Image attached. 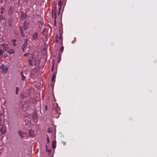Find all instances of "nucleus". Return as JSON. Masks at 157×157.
I'll use <instances>...</instances> for the list:
<instances>
[{"instance_id": "19", "label": "nucleus", "mask_w": 157, "mask_h": 157, "mask_svg": "<svg viewBox=\"0 0 157 157\" xmlns=\"http://www.w3.org/2000/svg\"><path fill=\"white\" fill-rule=\"evenodd\" d=\"M29 63L30 65H33L32 61H31V60H30V59H29Z\"/></svg>"}, {"instance_id": "10", "label": "nucleus", "mask_w": 157, "mask_h": 157, "mask_svg": "<svg viewBox=\"0 0 157 157\" xmlns=\"http://www.w3.org/2000/svg\"><path fill=\"white\" fill-rule=\"evenodd\" d=\"M52 10H53V11L54 12L55 15V17H56V6H54L53 7Z\"/></svg>"}, {"instance_id": "21", "label": "nucleus", "mask_w": 157, "mask_h": 157, "mask_svg": "<svg viewBox=\"0 0 157 157\" xmlns=\"http://www.w3.org/2000/svg\"><path fill=\"white\" fill-rule=\"evenodd\" d=\"M64 48L63 46H62L60 48V50L62 52Z\"/></svg>"}, {"instance_id": "24", "label": "nucleus", "mask_w": 157, "mask_h": 157, "mask_svg": "<svg viewBox=\"0 0 157 157\" xmlns=\"http://www.w3.org/2000/svg\"><path fill=\"white\" fill-rule=\"evenodd\" d=\"M48 132H50V133L51 132V131H50V128H48Z\"/></svg>"}, {"instance_id": "28", "label": "nucleus", "mask_w": 157, "mask_h": 157, "mask_svg": "<svg viewBox=\"0 0 157 157\" xmlns=\"http://www.w3.org/2000/svg\"><path fill=\"white\" fill-rule=\"evenodd\" d=\"M13 45L14 46H16V44L15 43H13Z\"/></svg>"}, {"instance_id": "25", "label": "nucleus", "mask_w": 157, "mask_h": 157, "mask_svg": "<svg viewBox=\"0 0 157 157\" xmlns=\"http://www.w3.org/2000/svg\"><path fill=\"white\" fill-rule=\"evenodd\" d=\"M12 41L13 43H15L16 41V39H13Z\"/></svg>"}, {"instance_id": "23", "label": "nucleus", "mask_w": 157, "mask_h": 157, "mask_svg": "<svg viewBox=\"0 0 157 157\" xmlns=\"http://www.w3.org/2000/svg\"><path fill=\"white\" fill-rule=\"evenodd\" d=\"M59 39L60 40L62 41L63 40L62 39V37L60 35L59 36Z\"/></svg>"}, {"instance_id": "1", "label": "nucleus", "mask_w": 157, "mask_h": 157, "mask_svg": "<svg viewBox=\"0 0 157 157\" xmlns=\"http://www.w3.org/2000/svg\"><path fill=\"white\" fill-rule=\"evenodd\" d=\"M28 28L27 25L25 24L24 25L23 27H21L20 28V30L21 32V34L22 36H24L25 35V32L24 31L26 30Z\"/></svg>"}, {"instance_id": "15", "label": "nucleus", "mask_w": 157, "mask_h": 157, "mask_svg": "<svg viewBox=\"0 0 157 157\" xmlns=\"http://www.w3.org/2000/svg\"><path fill=\"white\" fill-rule=\"evenodd\" d=\"M56 78V76L55 74H54L52 76V82H55V79Z\"/></svg>"}, {"instance_id": "4", "label": "nucleus", "mask_w": 157, "mask_h": 157, "mask_svg": "<svg viewBox=\"0 0 157 157\" xmlns=\"http://www.w3.org/2000/svg\"><path fill=\"white\" fill-rule=\"evenodd\" d=\"M33 119L34 122H36L38 119L37 113L36 112L34 113L33 115Z\"/></svg>"}, {"instance_id": "27", "label": "nucleus", "mask_w": 157, "mask_h": 157, "mask_svg": "<svg viewBox=\"0 0 157 157\" xmlns=\"http://www.w3.org/2000/svg\"><path fill=\"white\" fill-rule=\"evenodd\" d=\"M56 4H57V3L56 2H54V6H56Z\"/></svg>"}, {"instance_id": "2", "label": "nucleus", "mask_w": 157, "mask_h": 157, "mask_svg": "<svg viewBox=\"0 0 157 157\" xmlns=\"http://www.w3.org/2000/svg\"><path fill=\"white\" fill-rule=\"evenodd\" d=\"M0 69L2 70V72L4 74L6 73L7 72V67L4 64H2L0 66Z\"/></svg>"}, {"instance_id": "34", "label": "nucleus", "mask_w": 157, "mask_h": 157, "mask_svg": "<svg viewBox=\"0 0 157 157\" xmlns=\"http://www.w3.org/2000/svg\"><path fill=\"white\" fill-rule=\"evenodd\" d=\"M6 102V101L5 100V101L4 102V103H5Z\"/></svg>"}, {"instance_id": "31", "label": "nucleus", "mask_w": 157, "mask_h": 157, "mask_svg": "<svg viewBox=\"0 0 157 157\" xmlns=\"http://www.w3.org/2000/svg\"><path fill=\"white\" fill-rule=\"evenodd\" d=\"M3 13V12L2 11H1V14H2Z\"/></svg>"}, {"instance_id": "32", "label": "nucleus", "mask_w": 157, "mask_h": 157, "mask_svg": "<svg viewBox=\"0 0 157 157\" xmlns=\"http://www.w3.org/2000/svg\"><path fill=\"white\" fill-rule=\"evenodd\" d=\"M56 43H57L58 42V39H56Z\"/></svg>"}, {"instance_id": "3", "label": "nucleus", "mask_w": 157, "mask_h": 157, "mask_svg": "<svg viewBox=\"0 0 157 157\" xmlns=\"http://www.w3.org/2000/svg\"><path fill=\"white\" fill-rule=\"evenodd\" d=\"M29 136L31 137H33L35 136V132L33 130H29Z\"/></svg>"}, {"instance_id": "30", "label": "nucleus", "mask_w": 157, "mask_h": 157, "mask_svg": "<svg viewBox=\"0 0 157 157\" xmlns=\"http://www.w3.org/2000/svg\"><path fill=\"white\" fill-rule=\"evenodd\" d=\"M1 3H3V0H1Z\"/></svg>"}, {"instance_id": "14", "label": "nucleus", "mask_w": 157, "mask_h": 157, "mask_svg": "<svg viewBox=\"0 0 157 157\" xmlns=\"http://www.w3.org/2000/svg\"><path fill=\"white\" fill-rule=\"evenodd\" d=\"M25 122L27 125L29 126L30 125V122L29 120H25Z\"/></svg>"}, {"instance_id": "26", "label": "nucleus", "mask_w": 157, "mask_h": 157, "mask_svg": "<svg viewBox=\"0 0 157 157\" xmlns=\"http://www.w3.org/2000/svg\"><path fill=\"white\" fill-rule=\"evenodd\" d=\"M29 53H29H26V54H24V56H27V54H28Z\"/></svg>"}, {"instance_id": "11", "label": "nucleus", "mask_w": 157, "mask_h": 157, "mask_svg": "<svg viewBox=\"0 0 157 157\" xmlns=\"http://www.w3.org/2000/svg\"><path fill=\"white\" fill-rule=\"evenodd\" d=\"M20 75L21 77V79L22 80H24L25 78V77L23 75V73L22 72H21L20 73Z\"/></svg>"}, {"instance_id": "5", "label": "nucleus", "mask_w": 157, "mask_h": 157, "mask_svg": "<svg viewBox=\"0 0 157 157\" xmlns=\"http://www.w3.org/2000/svg\"><path fill=\"white\" fill-rule=\"evenodd\" d=\"M63 2L61 1V0H60L58 2V6L59 7V11H58V14H59L60 11V10L61 9V5L63 4Z\"/></svg>"}, {"instance_id": "20", "label": "nucleus", "mask_w": 157, "mask_h": 157, "mask_svg": "<svg viewBox=\"0 0 157 157\" xmlns=\"http://www.w3.org/2000/svg\"><path fill=\"white\" fill-rule=\"evenodd\" d=\"M47 142L48 143H49L50 142V140L48 137H47Z\"/></svg>"}, {"instance_id": "6", "label": "nucleus", "mask_w": 157, "mask_h": 157, "mask_svg": "<svg viewBox=\"0 0 157 157\" xmlns=\"http://www.w3.org/2000/svg\"><path fill=\"white\" fill-rule=\"evenodd\" d=\"M6 129L5 128L2 126L0 128V131L2 134H4L6 132Z\"/></svg>"}, {"instance_id": "13", "label": "nucleus", "mask_w": 157, "mask_h": 157, "mask_svg": "<svg viewBox=\"0 0 157 157\" xmlns=\"http://www.w3.org/2000/svg\"><path fill=\"white\" fill-rule=\"evenodd\" d=\"M8 52L10 54H13L14 53V51L13 49H10L8 50Z\"/></svg>"}, {"instance_id": "16", "label": "nucleus", "mask_w": 157, "mask_h": 157, "mask_svg": "<svg viewBox=\"0 0 157 157\" xmlns=\"http://www.w3.org/2000/svg\"><path fill=\"white\" fill-rule=\"evenodd\" d=\"M19 90V88L17 87L16 88V91L15 93H16L17 94H18V91Z\"/></svg>"}, {"instance_id": "18", "label": "nucleus", "mask_w": 157, "mask_h": 157, "mask_svg": "<svg viewBox=\"0 0 157 157\" xmlns=\"http://www.w3.org/2000/svg\"><path fill=\"white\" fill-rule=\"evenodd\" d=\"M39 63H40V61L38 59H37V60L36 62H35L34 63V64L35 65H37V64Z\"/></svg>"}, {"instance_id": "12", "label": "nucleus", "mask_w": 157, "mask_h": 157, "mask_svg": "<svg viewBox=\"0 0 157 157\" xmlns=\"http://www.w3.org/2000/svg\"><path fill=\"white\" fill-rule=\"evenodd\" d=\"M18 133L21 137L22 138L24 137V133L22 132L19 131L18 132Z\"/></svg>"}, {"instance_id": "22", "label": "nucleus", "mask_w": 157, "mask_h": 157, "mask_svg": "<svg viewBox=\"0 0 157 157\" xmlns=\"http://www.w3.org/2000/svg\"><path fill=\"white\" fill-rule=\"evenodd\" d=\"M46 151L48 152H50L51 151V150H50L49 149H46Z\"/></svg>"}, {"instance_id": "9", "label": "nucleus", "mask_w": 157, "mask_h": 157, "mask_svg": "<svg viewBox=\"0 0 157 157\" xmlns=\"http://www.w3.org/2000/svg\"><path fill=\"white\" fill-rule=\"evenodd\" d=\"M38 36V33L37 32H35L33 35V39L35 40L37 39Z\"/></svg>"}, {"instance_id": "8", "label": "nucleus", "mask_w": 157, "mask_h": 157, "mask_svg": "<svg viewBox=\"0 0 157 157\" xmlns=\"http://www.w3.org/2000/svg\"><path fill=\"white\" fill-rule=\"evenodd\" d=\"M56 142L54 140H53L52 143V147L53 149H55L56 148Z\"/></svg>"}, {"instance_id": "7", "label": "nucleus", "mask_w": 157, "mask_h": 157, "mask_svg": "<svg viewBox=\"0 0 157 157\" xmlns=\"http://www.w3.org/2000/svg\"><path fill=\"white\" fill-rule=\"evenodd\" d=\"M27 45V43L25 41V42H24L23 43V44H22V49L23 52H25V50L26 49H29L28 48H25L26 46Z\"/></svg>"}, {"instance_id": "35", "label": "nucleus", "mask_w": 157, "mask_h": 157, "mask_svg": "<svg viewBox=\"0 0 157 157\" xmlns=\"http://www.w3.org/2000/svg\"><path fill=\"white\" fill-rule=\"evenodd\" d=\"M47 106H46L45 107V108H47Z\"/></svg>"}, {"instance_id": "17", "label": "nucleus", "mask_w": 157, "mask_h": 157, "mask_svg": "<svg viewBox=\"0 0 157 157\" xmlns=\"http://www.w3.org/2000/svg\"><path fill=\"white\" fill-rule=\"evenodd\" d=\"M3 55V52L2 50L0 49V56H2Z\"/></svg>"}, {"instance_id": "29", "label": "nucleus", "mask_w": 157, "mask_h": 157, "mask_svg": "<svg viewBox=\"0 0 157 157\" xmlns=\"http://www.w3.org/2000/svg\"><path fill=\"white\" fill-rule=\"evenodd\" d=\"M55 109V110L56 112H57V111H58V110H57V109Z\"/></svg>"}, {"instance_id": "33", "label": "nucleus", "mask_w": 157, "mask_h": 157, "mask_svg": "<svg viewBox=\"0 0 157 157\" xmlns=\"http://www.w3.org/2000/svg\"><path fill=\"white\" fill-rule=\"evenodd\" d=\"M1 9H2V10H4V8H1Z\"/></svg>"}]
</instances>
